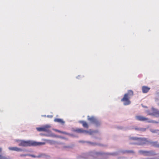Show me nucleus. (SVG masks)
<instances>
[{
	"label": "nucleus",
	"mask_w": 159,
	"mask_h": 159,
	"mask_svg": "<svg viewBox=\"0 0 159 159\" xmlns=\"http://www.w3.org/2000/svg\"><path fill=\"white\" fill-rule=\"evenodd\" d=\"M128 152L134 153V152L133 151H128L120 149L116 152L112 153H104L101 151H97L95 150H93L90 151L86 153L82 154L81 155H78L76 156V159H89L91 158L92 159H96L97 157L104 155L116 156L120 154H125Z\"/></svg>",
	"instance_id": "nucleus-1"
},
{
	"label": "nucleus",
	"mask_w": 159,
	"mask_h": 159,
	"mask_svg": "<svg viewBox=\"0 0 159 159\" xmlns=\"http://www.w3.org/2000/svg\"><path fill=\"white\" fill-rule=\"evenodd\" d=\"M129 139L130 140L135 141L134 143L138 145H142L144 144L149 143L152 146L156 147H159V144L158 143L157 141L153 142L148 141L145 138H140L136 137H130Z\"/></svg>",
	"instance_id": "nucleus-2"
},
{
	"label": "nucleus",
	"mask_w": 159,
	"mask_h": 159,
	"mask_svg": "<svg viewBox=\"0 0 159 159\" xmlns=\"http://www.w3.org/2000/svg\"><path fill=\"white\" fill-rule=\"evenodd\" d=\"M16 141L17 142L18 146L23 147H26L31 145L38 146L44 145L45 144V143L44 142H37L30 140L25 141L21 140H16Z\"/></svg>",
	"instance_id": "nucleus-3"
},
{
	"label": "nucleus",
	"mask_w": 159,
	"mask_h": 159,
	"mask_svg": "<svg viewBox=\"0 0 159 159\" xmlns=\"http://www.w3.org/2000/svg\"><path fill=\"white\" fill-rule=\"evenodd\" d=\"M51 127V126L50 125H45L42 127L36 128V129L38 131H43L48 132V134H44V135L45 136L49 137H57L63 138V137H61L58 136H57L52 133L49 130V129Z\"/></svg>",
	"instance_id": "nucleus-4"
},
{
	"label": "nucleus",
	"mask_w": 159,
	"mask_h": 159,
	"mask_svg": "<svg viewBox=\"0 0 159 159\" xmlns=\"http://www.w3.org/2000/svg\"><path fill=\"white\" fill-rule=\"evenodd\" d=\"M133 95V92L131 90H129L127 93L124 95L123 98L121 100L123 102L124 105L126 106L130 104L131 102L129 99Z\"/></svg>",
	"instance_id": "nucleus-5"
},
{
	"label": "nucleus",
	"mask_w": 159,
	"mask_h": 159,
	"mask_svg": "<svg viewBox=\"0 0 159 159\" xmlns=\"http://www.w3.org/2000/svg\"><path fill=\"white\" fill-rule=\"evenodd\" d=\"M135 119L137 120L145 121L146 122H147L149 123H158V121L149 119L147 118L141 116H135Z\"/></svg>",
	"instance_id": "nucleus-6"
},
{
	"label": "nucleus",
	"mask_w": 159,
	"mask_h": 159,
	"mask_svg": "<svg viewBox=\"0 0 159 159\" xmlns=\"http://www.w3.org/2000/svg\"><path fill=\"white\" fill-rule=\"evenodd\" d=\"M75 131L79 133H84V134H89L90 135L93 134V133H98L99 132L98 130L93 131L89 130L88 131L84 130L82 129H78L75 130Z\"/></svg>",
	"instance_id": "nucleus-7"
},
{
	"label": "nucleus",
	"mask_w": 159,
	"mask_h": 159,
	"mask_svg": "<svg viewBox=\"0 0 159 159\" xmlns=\"http://www.w3.org/2000/svg\"><path fill=\"white\" fill-rule=\"evenodd\" d=\"M88 119L91 122L94 124L96 126H98L101 124V122L97 118L93 116L90 117L88 116Z\"/></svg>",
	"instance_id": "nucleus-8"
},
{
	"label": "nucleus",
	"mask_w": 159,
	"mask_h": 159,
	"mask_svg": "<svg viewBox=\"0 0 159 159\" xmlns=\"http://www.w3.org/2000/svg\"><path fill=\"white\" fill-rule=\"evenodd\" d=\"M139 153L140 154L145 156H154L156 154L155 152L153 151L139 150Z\"/></svg>",
	"instance_id": "nucleus-9"
},
{
	"label": "nucleus",
	"mask_w": 159,
	"mask_h": 159,
	"mask_svg": "<svg viewBox=\"0 0 159 159\" xmlns=\"http://www.w3.org/2000/svg\"><path fill=\"white\" fill-rule=\"evenodd\" d=\"M151 111L152 112L149 111H147V113H148V115L152 116H155L156 115H158L159 116V110L152 107L151 109Z\"/></svg>",
	"instance_id": "nucleus-10"
},
{
	"label": "nucleus",
	"mask_w": 159,
	"mask_h": 159,
	"mask_svg": "<svg viewBox=\"0 0 159 159\" xmlns=\"http://www.w3.org/2000/svg\"><path fill=\"white\" fill-rule=\"evenodd\" d=\"M51 158L50 156L48 154L44 153H39L38 154V158H43L45 159H49Z\"/></svg>",
	"instance_id": "nucleus-11"
},
{
	"label": "nucleus",
	"mask_w": 159,
	"mask_h": 159,
	"mask_svg": "<svg viewBox=\"0 0 159 159\" xmlns=\"http://www.w3.org/2000/svg\"><path fill=\"white\" fill-rule=\"evenodd\" d=\"M150 89V88L146 86H143L142 88V92L143 93H148Z\"/></svg>",
	"instance_id": "nucleus-12"
},
{
	"label": "nucleus",
	"mask_w": 159,
	"mask_h": 159,
	"mask_svg": "<svg viewBox=\"0 0 159 159\" xmlns=\"http://www.w3.org/2000/svg\"><path fill=\"white\" fill-rule=\"evenodd\" d=\"M42 140L47 142L48 143L51 145L57 143V142L53 140L47 139H43Z\"/></svg>",
	"instance_id": "nucleus-13"
},
{
	"label": "nucleus",
	"mask_w": 159,
	"mask_h": 159,
	"mask_svg": "<svg viewBox=\"0 0 159 159\" xmlns=\"http://www.w3.org/2000/svg\"><path fill=\"white\" fill-rule=\"evenodd\" d=\"M54 121L55 122L60 123L62 124H64L65 123L64 121L62 119H55L54 120Z\"/></svg>",
	"instance_id": "nucleus-14"
},
{
	"label": "nucleus",
	"mask_w": 159,
	"mask_h": 159,
	"mask_svg": "<svg viewBox=\"0 0 159 159\" xmlns=\"http://www.w3.org/2000/svg\"><path fill=\"white\" fill-rule=\"evenodd\" d=\"M80 123L82 124L83 126L86 128H88V125L87 123L85 121H81L80 122Z\"/></svg>",
	"instance_id": "nucleus-15"
},
{
	"label": "nucleus",
	"mask_w": 159,
	"mask_h": 159,
	"mask_svg": "<svg viewBox=\"0 0 159 159\" xmlns=\"http://www.w3.org/2000/svg\"><path fill=\"white\" fill-rule=\"evenodd\" d=\"M150 131L153 133L157 134H159V130L157 129H150Z\"/></svg>",
	"instance_id": "nucleus-16"
},
{
	"label": "nucleus",
	"mask_w": 159,
	"mask_h": 159,
	"mask_svg": "<svg viewBox=\"0 0 159 159\" xmlns=\"http://www.w3.org/2000/svg\"><path fill=\"white\" fill-rule=\"evenodd\" d=\"M87 143L90 144L91 145H101L99 143H97L95 142H91L89 141H87L86 142Z\"/></svg>",
	"instance_id": "nucleus-17"
},
{
	"label": "nucleus",
	"mask_w": 159,
	"mask_h": 159,
	"mask_svg": "<svg viewBox=\"0 0 159 159\" xmlns=\"http://www.w3.org/2000/svg\"><path fill=\"white\" fill-rule=\"evenodd\" d=\"M15 151L16 152H21L23 151V150L21 148L15 147Z\"/></svg>",
	"instance_id": "nucleus-18"
},
{
	"label": "nucleus",
	"mask_w": 159,
	"mask_h": 159,
	"mask_svg": "<svg viewBox=\"0 0 159 159\" xmlns=\"http://www.w3.org/2000/svg\"><path fill=\"white\" fill-rule=\"evenodd\" d=\"M53 130H54L55 131L59 132L60 133H63V134H68V135H70V134H69L68 133H66V132H64L61 131L60 130H58L57 129H53Z\"/></svg>",
	"instance_id": "nucleus-19"
},
{
	"label": "nucleus",
	"mask_w": 159,
	"mask_h": 159,
	"mask_svg": "<svg viewBox=\"0 0 159 159\" xmlns=\"http://www.w3.org/2000/svg\"><path fill=\"white\" fill-rule=\"evenodd\" d=\"M27 155L28 156L34 158H38V155H35L34 154H27Z\"/></svg>",
	"instance_id": "nucleus-20"
},
{
	"label": "nucleus",
	"mask_w": 159,
	"mask_h": 159,
	"mask_svg": "<svg viewBox=\"0 0 159 159\" xmlns=\"http://www.w3.org/2000/svg\"><path fill=\"white\" fill-rule=\"evenodd\" d=\"M8 149L9 150L15 151V147H9Z\"/></svg>",
	"instance_id": "nucleus-21"
},
{
	"label": "nucleus",
	"mask_w": 159,
	"mask_h": 159,
	"mask_svg": "<svg viewBox=\"0 0 159 159\" xmlns=\"http://www.w3.org/2000/svg\"><path fill=\"white\" fill-rule=\"evenodd\" d=\"M1 159H9V157H7L5 156H2Z\"/></svg>",
	"instance_id": "nucleus-22"
},
{
	"label": "nucleus",
	"mask_w": 159,
	"mask_h": 159,
	"mask_svg": "<svg viewBox=\"0 0 159 159\" xmlns=\"http://www.w3.org/2000/svg\"><path fill=\"white\" fill-rule=\"evenodd\" d=\"M146 129L145 128H140V129H139V131H145Z\"/></svg>",
	"instance_id": "nucleus-23"
},
{
	"label": "nucleus",
	"mask_w": 159,
	"mask_h": 159,
	"mask_svg": "<svg viewBox=\"0 0 159 159\" xmlns=\"http://www.w3.org/2000/svg\"><path fill=\"white\" fill-rule=\"evenodd\" d=\"M69 147V146H68V145H65V146H63V148H68Z\"/></svg>",
	"instance_id": "nucleus-24"
},
{
	"label": "nucleus",
	"mask_w": 159,
	"mask_h": 159,
	"mask_svg": "<svg viewBox=\"0 0 159 159\" xmlns=\"http://www.w3.org/2000/svg\"><path fill=\"white\" fill-rule=\"evenodd\" d=\"M139 129H140V128H138V127H135L134 128V129L135 130H139Z\"/></svg>",
	"instance_id": "nucleus-25"
},
{
	"label": "nucleus",
	"mask_w": 159,
	"mask_h": 159,
	"mask_svg": "<svg viewBox=\"0 0 159 159\" xmlns=\"http://www.w3.org/2000/svg\"><path fill=\"white\" fill-rule=\"evenodd\" d=\"M57 143V144H59L62 145H63V144H64V143H62V142L57 143H57Z\"/></svg>",
	"instance_id": "nucleus-26"
},
{
	"label": "nucleus",
	"mask_w": 159,
	"mask_h": 159,
	"mask_svg": "<svg viewBox=\"0 0 159 159\" xmlns=\"http://www.w3.org/2000/svg\"><path fill=\"white\" fill-rule=\"evenodd\" d=\"M27 154H21V155L20 156H21V157L28 156Z\"/></svg>",
	"instance_id": "nucleus-27"
},
{
	"label": "nucleus",
	"mask_w": 159,
	"mask_h": 159,
	"mask_svg": "<svg viewBox=\"0 0 159 159\" xmlns=\"http://www.w3.org/2000/svg\"><path fill=\"white\" fill-rule=\"evenodd\" d=\"M2 151V148L0 147V153H1Z\"/></svg>",
	"instance_id": "nucleus-28"
},
{
	"label": "nucleus",
	"mask_w": 159,
	"mask_h": 159,
	"mask_svg": "<svg viewBox=\"0 0 159 159\" xmlns=\"http://www.w3.org/2000/svg\"><path fill=\"white\" fill-rule=\"evenodd\" d=\"M47 117H48L52 118V116L48 115V116H47Z\"/></svg>",
	"instance_id": "nucleus-29"
},
{
	"label": "nucleus",
	"mask_w": 159,
	"mask_h": 159,
	"mask_svg": "<svg viewBox=\"0 0 159 159\" xmlns=\"http://www.w3.org/2000/svg\"><path fill=\"white\" fill-rule=\"evenodd\" d=\"M147 159H155V157L153 158H148Z\"/></svg>",
	"instance_id": "nucleus-30"
},
{
	"label": "nucleus",
	"mask_w": 159,
	"mask_h": 159,
	"mask_svg": "<svg viewBox=\"0 0 159 159\" xmlns=\"http://www.w3.org/2000/svg\"><path fill=\"white\" fill-rule=\"evenodd\" d=\"M2 156V155H0V159H1Z\"/></svg>",
	"instance_id": "nucleus-31"
},
{
	"label": "nucleus",
	"mask_w": 159,
	"mask_h": 159,
	"mask_svg": "<svg viewBox=\"0 0 159 159\" xmlns=\"http://www.w3.org/2000/svg\"><path fill=\"white\" fill-rule=\"evenodd\" d=\"M155 159H159V158L155 157Z\"/></svg>",
	"instance_id": "nucleus-32"
},
{
	"label": "nucleus",
	"mask_w": 159,
	"mask_h": 159,
	"mask_svg": "<svg viewBox=\"0 0 159 159\" xmlns=\"http://www.w3.org/2000/svg\"><path fill=\"white\" fill-rule=\"evenodd\" d=\"M79 76H78L77 77V78L78 79V77Z\"/></svg>",
	"instance_id": "nucleus-33"
}]
</instances>
